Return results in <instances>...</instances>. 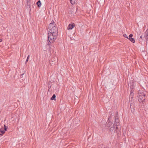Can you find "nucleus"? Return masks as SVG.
I'll list each match as a JSON object with an SVG mask.
<instances>
[{"instance_id": "5701e85b", "label": "nucleus", "mask_w": 148, "mask_h": 148, "mask_svg": "<svg viewBox=\"0 0 148 148\" xmlns=\"http://www.w3.org/2000/svg\"><path fill=\"white\" fill-rule=\"evenodd\" d=\"M48 45H50V44L49 43V42H48Z\"/></svg>"}, {"instance_id": "412c9836", "label": "nucleus", "mask_w": 148, "mask_h": 148, "mask_svg": "<svg viewBox=\"0 0 148 148\" xmlns=\"http://www.w3.org/2000/svg\"><path fill=\"white\" fill-rule=\"evenodd\" d=\"M148 41H146V44H147L148 43Z\"/></svg>"}, {"instance_id": "f257e3e1", "label": "nucleus", "mask_w": 148, "mask_h": 148, "mask_svg": "<svg viewBox=\"0 0 148 148\" xmlns=\"http://www.w3.org/2000/svg\"><path fill=\"white\" fill-rule=\"evenodd\" d=\"M114 124L116 127H115L114 124L111 122H108L107 124L108 128L111 132L113 131L114 133H116L118 136L121 133V127L120 125L118 115V112H116V116L115 118Z\"/></svg>"}, {"instance_id": "39448f33", "label": "nucleus", "mask_w": 148, "mask_h": 148, "mask_svg": "<svg viewBox=\"0 0 148 148\" xmlns=\"http://www.w3.org/2000/svg\"><path fill=\"white\" fill-rule=\"evenodd\" d=\"M133 36V35L132 34H130L129 36V37H128V39L131 42L134 43L135 42V41L134 38H132Z\"/></svg>"}, {"instance_id": "423d86ee", "label": "nucleus", "mask_w": 148, "mask_h": 148, "mask_svg": "<svg viewBox=\"0 0 148 148\" xmlns=\"http://www.w3.org/2000/svg\"><path fill=\"white\" fill-rule=\"evenodd\" d=\"M130 102L131 109H132V108L134 109L135 106V103H134V101H133L132 100H130Z\"/></svg>"}, {"instance_id": "f3484780", "label": "nucleus", "mask_w": 148, "mask_h": 148, "mask_svg": "<svg viewBox=\"0 0 148 148\" xmlns=\"http://www.w3.org/2000/svg\"><path fill=\"white\" fill-rule=\"evenodd\" d=\"M28 59L27 58V59H26V60L25 61V63H27V62L28 61Z\"/></svg>"}, {"instance_id": "0eeeda50", "label": "nucleus", "mask_w": 148, "mask_h": 148, "mask_svg": "<svg viewBox=\"0 0 148 148\" xmlns=\"http://www.w3.org/2000/svg\"><path fill=\"white\" fill-rule=\"evenodd\" d=\"M75 24L74 23H73L72 24H69L67 27V29L68 30H71L75 26Z\"/></svg>"}, {"instance_id": "6e6552de", "label": "nucleus", "mask_w": 148, "mask_h": 148, "mask_svg": "<svg viewBox=\"0 0 148 148\" xmlns=\"http://www.w3.org/2000/svg\"><path fill=\"white\" fill-rule=\"evenodd\" d=\"M5 133V131L3 130H2L0 128V135L2 136Z\"/></svg>"}, {"instance_id": "dca6fc26", "label": "nucleus", "mask_w": 148, "mask_h": 148, "mask_svg": "<svg viewBox=\"0 0 148 148\" xmlns=\"http://www.w3.org/2000/svg\"><path fill=\"white\" fill-rule=\"evenodd\" d=\"M123 36L125 37V38H127L128 39V37L127 35L126 34H124L123 35Z\"/></svg>"}, {"instance_id": "20e7f679", "label": "nucleus", "mask_w": 148, "mask_h": 148, "mask_svg": "<svg viewBox=\"0 0 148 148\" xmlns=\"http://www.w3.org/2000/svg\"><path fill=\"white\" fill-rule=\"evenodd\" d=\"M57 36H55L53 34H51V33L49 34L48 33V39L49 42L50 43H53L56 39Z\"/></svg>"}, {"instance_id": "aec40b11", "label": "nucleus", "mask_w": 148, "mask_h": 148, "mask_svg": "<svg viewBox=\"0 0 148 148\" xmlns=\"http://www.w3.org/2000/svg\"><path fill=\"white\" fill-rule=\"evenodd\" d=\"M2 41V39H0V42Z\"/></svg>"}, {"instance_id": "9b49d317", "label": "nucleus", "mask_w": 148, "mask_h": 148, "mask_svg": "<svg viewBox=\"0 0 148 148\" xmlns=\"http://www.w3.org/2000/svg\"><path fill=\"white\" fill-rule=\"evenodd\" d=\"M56 95L55 94H53V96H52V97H51V100H55L56 99Z\"/></svg>"}, {"instance_id": "1a4fd4ad", "label": "nucleus", "mask_w": 148, "mask_h": 148, "mask_svg": "<svg viewBox=\"0 0 148 148\" xmlns=\"http://www.w3.org/2000/svg\"><path fill=\"white\" fill-rule=\"evenodd\" d=\"M41 1L40 0H38L36 3V4L38 7H40L41 5Z\"/></svg>"}, {"instance_id": "7ed1b4c3", "label": "nucleus", "mask_w": 148, "mask_h": 148, "mask_svg": "<svg viewBox=\"0 0 148 148\" xmlns=\"http://www.w3.org/2000/svg\"><path fill=\"white\" fill-rule=\"evenodd\" d=\"M146 94L143 90H139L138 93V100L140 102L143 103L145 99Z\"/></svg>"}, {"instance_id": "f8f14e48", "label": "nucleus", "mask_w": 148, "mask_h": 148, "mask_svg": "<svg viewBox=\"0 0 148 148\" xmlns=\"http://www.w3.org/2000/svg\"><path fill=\"white\" fill-rule=\"evenodd\" d=\"M133 92L132 91V90H131L130 92V97H131L132 99L133 97Z\"/></svg>"}, {"instance_id": "ddd939ff", "label": "nucleus", "mask_w": 148, "mask_h": 148, "mask_svg": "<svg viewBox=\"0 0 148 148\" xmlns=\"http://www.w3.org/2000/svg\"><path fill=\"white\" fill-rule=\"evenodd\" d=\"M4 130L5 131H7L8 129V127L7 126H6L5 125H4Z\"/></svg>"}, {"instance_id": "b1692460", "label": "nucleus", "mask_w": 148, "mask_h": 148, "mask_svg": "<svg viewBox=\"0 0 148 148\" xmlns=\"http://www.w3.org/2000/svg\"><path fill=\"white\" fill-rule=\"evenodd\" d=\"M21 78H22V76H21Z\"/></svg>"}, {"instance_id": "f03ea898", "label": "nucleus", "mask_w": 148, "mask_h": 148, "mask_svg": "<svg viewBox=\"0 0 148 148\" xmlns=\"http://www.w3.org/2000/svg\"><path fill=\"white\" fill-rule=\"evenodd\" d=\"M54 21L52 20L51 22L49 24L48 28V32H49L51 34H53L55 35H58V29L56 24H54Z\"/></svg>"}, {"instance_id": "9d476101", "label": "nucleus", "mask_w": 148, "mask_h": 148, "mask_svg": "<svg viewBox=\"0 0 148 148\" xmlns=\"http://www.w3.org/2000/svg\"><path fill=\"white\" fill-rule=\"evenodd\" d=\"M145 38L148 39V29L147 30L146 32H145Z\"/></svg>"}, {"instance_id": "2eb2a0df", "label": "nucleus", "mask_w": 148, "mask_h": 148, "mask_svg": "<svg viewBox=\"0 0 148 148\" xmlns=\"http://www.w3.org/2000/svg\"><path fill=\"white\" fill-rule=\"evenodd\" d=\"M27 5L28 6H29L30 5L29 3H30V0H27Z\"/></svg>"}, {"instance_id": "6ab92c4d", "label": "nucleus", "mask_w": 148, "mask_h": 148, "mask_svg": "<svg viewBox=\"0 0 148 148\" xmlns=\"http://www.w3.org/2000/svg\"><path fill=\"white\" fill-rule=\"evenodd\" d=\"M29 55H28V56H27V59H28H28H29Z\"/></svg>"}, {"instance_id": "4468645a", "label": "nucleus", "mask_w": 148, "mask_h": 148, "mask_svg": "<svg viewBox=\"0 0 148 148\" xmlns=\"http://www.w3.org/2000/svg\"><path fill=\"white\" fill-rule=\"evenodd\" d=\"M70 1L72 4H74L75 3V0H70Z\"/></svg>"}, {"instance_id": "a211bd4d", "label": "nucleus", "mask_w": 148, "mask_h": 148, "mask_svg": "<svg viewBox=\"0 0 148 148\" xmlns=\"http://www.w3.org/2000/svg\"><path fill=\"white\" fill-rule=\"evenodd\" d=\"M24 74V73H23V74H21V75L20 77H21V76H23Z\"/></svg>"}, {"instance_id": "4be33fe9", "label": "nucleus", "mask_w": 148, "mask_h": 148, "mask_svg": "<svg viewBox=\"0 0 148 148\" xmlns=\"http://www.w3.org/2000/svg\"><path fill=\"white\" fill-rule=\"evenodd\" d=\"M142 36H140V38H142Z\"/></svg>"}]
</instances>
